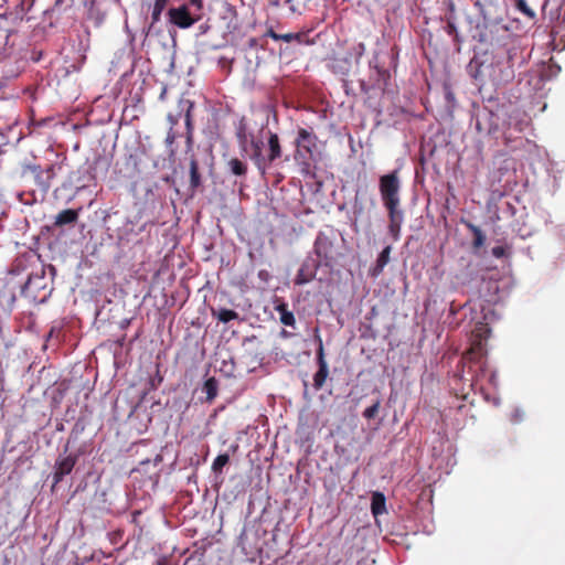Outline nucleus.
<instances>
[{"mask_svg":"<svg viewBox=\"0 0 565 565\" xmlns=\"http://www.w3.org/2000/svg\"><path fill=\"white\" fill-rule=\"evenodd\" d=\"M470 75L479 83L484 84L486 77L489 76L495 86L505 85L514 78L512 66L504 65L500 62L486 65L479 58L473 57L469 63Z\"/></svg>","mask_w":565,"mask_h":565,"instance_id":"obj_1","label":"nucleus"},{"mask_svg":"<svg viewBox=\"0 0 565 565\" xmlns=\"http://www.w3.org/2000/svg\"><path fill=\"white\" fill-rule=\"evenodd\" d=\"M401 179L398 170L383 174L379 179V191L386 211L401 210Z\"/></svg>","mask_w":565,"mask_h":565,"instance_id":"obj_2","label":"nucleus"},{"mask_svg":"<svg viewBox=\"0 0 565 565\" xmlns=\"http://www.w3.org/2000/svg\"><path fill=\"white\" fill-rule=\"evenodd\" d=\"M318 137L312 130L299 128L295 140L296 151L295 160L303 166V170L309 169V159L312 158L317 149Z\"/></svg>","mask_w":565,"mask_h":565,"instance_id":"obj_3","label":"nucleus"},{"mask_svg":"<svg viewBox=\"0 0 565 565\" xmlns=\"http://www.w3.org/2000/svg\"><path fill=\"white\" fill-rule=\"evenodd\" d=\"M313 253L319 264L324 267H332L338 256L334 239L326 233L319 232L313 243Z\"/></svg>","mask_w":565,"mask_h":565,"instance_id":"obj_4","label":"nucleus"},{"mask_svg":"<svg viewBox=\"0 0 565 565\" xmlns=\"http://www.w3.org/2000/svg\"><path fill=\"white\" fill-rule=\"evenodd\" d=\"M491 329L486 322H477L470 337V348L463 353H488Z\"/></svg>","mask_w":565,"mask_h":565,"instance_id":"obj_5","label":"nucleus"},{"mask_svg":"<svg viewBox=\"0 0 565 565\" xmlns=\"http://www.w3.org/2000/svg\"><path fill=\"white\" fill-rule=\"evenodd\" d=\"M482 355H461V359L458 362L457 369L458 373L455 374V379L462 380L469 384V387L472 386V383L475 381L477 367H481Z\"/></svg>","mask_w":565,"mask_h":565,"instance_id":"obj_6","label":"nucleus"},{"mask_svg":"<svg viewBox=\"0 0 565 565\" xmlns=\"http://www.w3.org/2000/svg\"><path fill=\"white\" fill-rule=\"evenodd\" d=\"M23 175H30L39 190L47 192L51 188V181L55 175L54 166L51 164L45 170H42L41 167L36 164L26 166L23 170Z\"/></svg>","mask_w":565,"mask_h":565,"instance_id":"obj_7","label":"nucleus"},{"mask_svg":"<svg viewBox=\"0 0 565 565\" xmlns=\"http://www.w3.org/2000/svg\"><path fill=\"white\" fill-rule=\"evenodd\" d=\"M169 22L180 29H189L195 24L201 17H193L186 4L170 8L167 12Z\"/></svg>","mask_w":565,"mask_h":565,"instance_id":"obj_8","label":"nucleus"},{"mask_svg":"<svg viewBox=\"0 0 565 565\" xmlns=\"http://www.w3.org/2000/svg\"><path fill=\"white\" fill-rule=\"evenodd\" d=\"M266 140H267V150L266 153H263L264 158V174L266 173L267 169L275 164L278 159L282 156V147L280 145L279 136L268 130L266 134Z\"/></svg>","mask_w":565,"mask_h":565,"instance_id":"obj_9","label":"nucleus"},{"mask_svg":"<svg viewBox=\"0 0 565 565\" xmlns=\"http://www.w3.org/2000/svg\"><path fill=\"white\" fill-rule=\"evenodd\" d=\"M322 265L319 264L317 260L307 258L301 264L300 268L298 269V273L295 277V284L297 286H301V285L310 282L311 280L315 279V277L317 275V270Z\"/></svg>","mask_w":565,"mask_h":565,"instance_id":"obj_10","label":"nucleus"},{"mask_svg":"<svg viewBox=\"0 0 565 565\" xmlns=\"http://www.w3.org/2000/svg\"><path fill=\"white\" fill-rule=\"evenodd\" d=\"M252 148V152L249 154L250 160L254 162L255 167L259 171L260 174H264V158H263V140L256 138L254 135H250V139L248 141Z\"/></svg>","mask_w":565,"mask_h":565,"instance_id":"obj_11","label":"nucleus"},{"mask_svg":"<svg viewBox=\"0 0 565 565\" xmlns=\"http://www.w3.org/2000/svg\"><path fill=\"white\" fill-rule=\"evenodd\" d=\"M76 463V459L72 456H67L56 461L54 471V482L58 483L63 478L70 475Z\"/></svg>","mask_w":565,"mask_h":565,"instance_id":"obj_12","label":"nucleus"},{"mask_svg":"<svg viewBox=\"0 0 565 565\" xmlns=\"http://www.w3.org/2000/svg\"><path fill=\"white\" fill-rule=\"evenodd\" d=\"M275 310L279 315V321L281 324L290 328L292 331L297 329L295 315L289 310L288 303L280 301L275 306Z\"/></svg>","mask_w":565,"mask_h":565,"instance_id":"obj_13","label":"nucleus"},{"mask_svg":"<svg viewBox=\"0 0 565 565\" xmlns=\"http://www.w3.org/2000/svg\"><path fill=\"white\" fill-rule=\"evenodd\" d=\"M326 355H318V371L313 375V387L316 391H319L326 384V381L329 376V366L324 360Z\"/></svg>","mask_w":565,"mask_h":565,"instance_id":"obj_14","label":"nucleus"},{"mask_svg":"<svg viewBox=\"0 0 565 565\" xmlns=\"http://www.w3.org/2000/svg\"><path fill=\"white\" fill-rule=\"evenodd\" d=\"M170 0H153L152 2H148L147 7L151 11V21L148 26L147 33L151 31V29L161 20V14L166 10Z\"/></svg>","mask_w":565,"mask_h":565,"instance_id":"obj_15","label":"nucleus"},{"mask_svg":"<svg viewBox=\"0 0 565 565\" xmlns=\"http://www.w3.org/2000/svg\"><path fill=\"white\" fill-rule=\"evenodd\" d=\"M388 216V232L393 236L395 241L399 238L401 227L403 223V211L402 210H393L387 211Z\"/></svg>","mask_w":565,"mask_h":565,"instance_id":"obj_16","label":"nucleus"},{"mask_svg":"<svg viewBox=\"0 0 565 565\" xmlns=\"http://www.w3.org/2000/svg\"><path fill=\"white\" fill-rule=\"evenodd\" d=\"M250 135L252 134L248 132L247 121L245 117H242L236 125L235 136L243 152H247V145L250 139Z\"/></svg>","mask_w":565,"mask_h":565,"instance_id":"obj_17","label":"nucleus"},{"mask_svg":"<svg viewBox=\"0 0 565 565\" xmlns=\"http://www.w3.org/2000/svg\"><path fill=\"white\" fill-rule=\"evenodd\" d=\"M228 172L238 178H245L248 171V166L245 161L237 157H233L226 162Z\"/></svg>","mask_w":565,"mask_h":565,"instance_id":"obj_18","label":"nucleus"},{"mask_svg":"<svg viewBox=\"0 0 565 565\" xmlns=\"http://www.w3.org/2000/svg\"><path fill=\"white\" fill-rule=\"evenodd\" d=\"M62 338H63L62 329L53 327L50 330L42 349L44 351H46V350H51L53 352L57 351L60 349V343L62 341Z\"/></svg>","mask_w":565,"mask_h":565,"instance_id":"obj_19","label":"nucleus"},{"mask_svg":"<svg viewBox=\"0 0 565 565\" xmlns=\"http://www.w3.org/2000/svg\"><path fill=\"white\" fill-rule=\"evenodd\" d=\"M78 218V212L73 209H66L61 211L56 216L54 221V225L57 227H62L64 225L73 224Z\"/></svg>","mask_w":565,"mask_h":565,"instance_id":"obj_20","label":"nucleus"},{"mask_svg":"<svg viewBox=\"0 0 565 565\" xmlns=\"http://www.w3.org/2000/svg\"><path fill=\"white\" fill-rule=\"evenodd\" d=\"M211 315L213 318L217 319L218 322L227 323L232 320H237L239 318L238 313L232 309L226 308H211Z\"/></svg>","mask_w":565,"mask_h":565,"instance_id":"obj_21","label":"nucleus"},{"mask_svg":"<svg viewBox=\"0 0 565 565\" xmlns=\"http://www.w3.org/2000/svg\"><path fill=\"white\" fill-rule=\"evenodd\" d=\"M202 392L205 394V401L207 403H212L218 393V382L215 377L211 376L207 377L203 385H202Z\"/></svg>","mask_w":565,"mask_h":565,"instance_id":"obj_22","label":"nucleus"},{"mask_svg":"<svg viewBox=\"0 0 565 565\" xmlns=\"http://www.w3.org/2000/svg\"><path fill=\"white\" fill-rule=\"evenodd\" d=\"M391 246H386L379 255L374 268L371 270L373 277H377L390 262Z\"/></svg>","mask_w":565,"mask_h":565,"instance_id":"obj_23","label":"nucleus"},{"mask_svg":"<svg viewBox=\"0 0 565 565\" xmlns=\"http://www.w3.org/2000/svg\"><path fill=\"white\" fill-rule=\"evenodd\" d=\"M385 495L382 492H374L371 500V510L374 516L381 515L386 512Z\"/></svg>","mask_w":565,"mask_h":565,"instance_id":"obj_24","label":"nucleus"},{"mask_svg":"<svg viewBox=\"0 0 565 565\" xmlns=\"http://www.w3.org/2000/svg\"><path fill=\"white\" fill-rule=\"evenodd\" d=\"M222 18L228 20V22L226 24L228 30L235 31L239 28V21H238L237 11H236L235 7H233L231 4H226L224 7Z\"/></svg>","mask_w":565,"mask_h":565,"instance_id":"obj_25","label":"nucleus"},{"mask_svg":"<svg viewBox=\"0 0 565 565\" xmlns=\"http://www.w3.org/2000/svg\"><path fill=\"white\" fill-rule=\"evenodd\" d=\"M190 185L192 189H196L201 185L199 164L194 158H192L190 161Z\"/></svg>","mask_w":565,"mask_h":565,"instance_id":"obj_26","label":"nucleus"},{"mask_svg":"<svg viewBox=\"0 0 565 565\" xmlns=\"http://www.w3.org/2000/svg\"><path fill=\"white\" fill-rule=\"evenodd\" d=\"M228 461H230V456L227 454L218 455L212 463L213 472L221 473L223 468L228 463Z\"/></svg>","mask_w":565,"mask_h":565,"instance_id":"obj_27","label":"nucleus"},{"mask_svg":"<svg viewBox=\"0 0 565 565\" xmlns=\"http://www.w3.org/2000/svg\"><path fill=\"white\" fill-rule=\"evenodd\" d=\"M468 227L473 234V246L481 247L486 241V237H484L482 231L473 224H468Z\"/></svg>","mask_w":565,"mask_h":565,"instance_id":"obj_28","label":"nucleus"},{"mask_svg":"<svg viewBox=\"0 0 565 565\" xmlns=\"http://www.w3.org/2000/svg\"><path fill=\"white\" fill-rule=\"evenodd\" d=\"M268 35L274 40H281L286 43H290L295 40H299L300 35L296 33H286V34H278L273 30L268 31Z\"/></svg>","mask_w":565,"mask_h":565,"instance_id":"obj_29","label":"nucleus"},{"mask_svg":"<svg viewBox=\"0 0 565 565\" xmlns=\"http://www.w3.org/2000/svg\"><path fill=\"white\" fill-rule=\"evenodd\" d=\"M162 461V456L161 455H157L154 457L153 460H150V459H146V460H142L139 462L138 467L136 468V471H143V472H147V467L152 462L154 467H157L159 463H161Z\"/></svg>","mask_w":565,"mask_h":565,"instance_id":"obj_30","label":"nucleus"},{"mask_svg":"<svg viewBox=\"0 0 565 565\" xmlns=\"http://www.w3.org/2000/svg\"><path fill=\"white\" fill-rule=\"evenodd\" d=\"M234 371H235V365H234L232 356L230 355L228 361L223 360L222 366L220 367V372L224 373V375H226V376H232L234 374Z\"/></svg>","mask_w":565,"mask_h":565,"instance_id":"obj_31","label":"nucleus"},{"mask_svg":"<svg viewBox=\"0 0 565 565\" xmlns=\"http://www.w3.org/2000/svg\"><path fill=\"white\" fill-rule=\"evenodd\" d=\"M12 31L9 29L0 28V55L6 51L8 41Z\"/></svg>","mask_w":565,"mask_h":565,"instance_id":"obj_32","label":"nucleus"},{"mask_svg":"<svg viewBox=\"0 0 565 565\" xmlns=\"http://www.w3.org/2000/svg\"><path fill=\"white\" fill-rule=\"evenodd\" d=\"M516 9L529 18L534 17V11L527 6L525 0H514Z\"/></svg>","mask_w":565,"mask_h":565,"instance_id":"obj_33","label":"nucleus"},{"mask_svg":"<svg viewBox=\"0 0 565 565\" xmlns=\"http://www.w3.org/2000/svg\"><path fill=\"white\" fill-rule=\"evenodd\" d=\"M445 30H446L448 35L454 38L455 42H457V43L460 42L459 34L457 32L456 23L451 19L447 20V24H446Z\"/></svg>","mask_w":565,"mask_h":565,"instance_id":"obj_34","label":"nucleus"},{"mask_svg":"<svg viewBox=\"0 0 565 565\" xmlns=\"http://www.w3.org/2000/svg\"><path fill=\"white\" fill-rule=\"evenodd\" d=\"M380 406H381V402H380V399H377L373 405H371L370 407L365 408V411L363 412V416L366 419L374 418L377 415V413H379Z\"/></svg>","mask_w":565,"mask_h":565,"instance_id":"obj_35","label":"nucleus"},{"mask_svg":"<svg viewBox=\"0 0 565 565\" xmlns=\"http://www.w3.org/2000/svg\"><path fill=\"white\" fill-rule=\"evenodd\" d=\"M156 376L151 377L150 381H149V390H156L162 382V376L160 375L159 373V364L157 363L156 364Z\"/></svg>","mask_w":565,"mask_h":565,"instance_id":"obj_36","label":"nucleus"},{"mask_svg":"<svg viewBox=\"0 0 565 565\" xmlns=\"http://www.w3.org/2000/svg\"><path fill=\"white\" fill-rule=\"evenodd\" d=\"M523 418H524V412L520 408L513 409L510 414V420L513 424L521 423L523 420Z\"/></svg>","mask_w":565,"mask_h":565,"instance_id":"obj_37","label":"nucleus"},{"mask_svg":"<svg viewBox=\"0 0 565 565\" xmlns=\"http://www.w3.org/2000/svg\"><path fill=\"white\" fill-rule=\"evenodd\" d=\"M364 212V207L359 200V192H356L353 203V213L355 216L362 215Z\"/></svg>","mask_w":565,"mask_h":565,"instance_id":"obj_38","label":"nucleus"},{"mask_svg":"<svg viewBox=\"0 0 565 565\" xmlns=\"http://www.w3.org/2000/svg\"><path fill=\"white\" fill-rule=\"evenodd\" d=\"M492 255L495 258H501V257L505 256V248L503 246H494L492 248Z\"/></svg>","mask_w":565,"mask_h":565,"instance_id":"obj_39","label":"nucleus"},{"mask_svg":"<svg viewBox=\"0 0 565 565\" xmlns=\"http://www.w3.org/2000/svg\"><path fill=\"white\" fill-rule=\"evenodd\" d=\"M190 6L193 7L196 11H202L204 8L203 0H188Z\"/></svg>","mask_w":565,"mask_h":565,"instance_id":"obj_40","label":"nucleus"},{"mask_svg":"<svg viewBox=\"0 0 565 565\" xmlns=\"http://www.w3.org/2000/svg\"><path fill=\"white\" fill-rule=\"evenodd\" d=\"M174 141V135L169 134L167 137V142L172 143Z\"/></svg>","mask_w":565,"mask_h":565,"instance_id":"obj_41","label":"nucleus"},{"mask_svg":"<svg viewBox=\"0 0 565 565\" xmlns=\"http://www.w3.org/2000/svg\"><path fill=\"white\" fill-rule=\"evenodd\" d=\"M317 353H319V354H322V353H323V347H322V342H321V340H319V348H318Z\"/></svg>","mask_w":565,"mask_h":565,"instance_id":"obj_42","label":"nucleus"},{"mask_svg":"<svg viewBox=\"0 0 565 565\" xmlns=\"http://www.w3.org/2000/svg\"><path fill=\"white\" fill-rule=\"evenodd\" d=\"M190 124H191V121H190V114L188 113L186 114V125H188V127H190Z\"/></svg>","mask_w":565,"mask_h":565,"instance_id":"obj_43","label":"nucleus"},{"mask_svg":"<svg viewBox=\"0 0 565 565\" xmlns=\"http://www.w3.org/2000/svg\"><path fill=\"white\" fill-rule=\"evenodd\" d=\"M449 9H450V11H455V4H454V2H450V3H449Z\"/></svg>","mask_w":565,"mask_h":565,"instance_id":"obj_44","label":"nucleus"},{"mask_svg":"<svg viewBox=\"0 0 565 565\" xmlns=\"http://www.w3.org/2000/svg\"><path fill=\"white\" fill-rule=\"evenodd\" d=\"M467 395H468L467 393H462V395H461V396H462V398H463V399H466V398H467Z\"/></svg>","mask_w":565,"mask_h":565,"instance_id":"obj_45","label":"nucleus"}]
</instances>
